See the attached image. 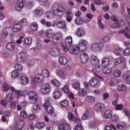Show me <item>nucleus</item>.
I'll list each match as a JSON object with an SVG mask.
<instances>
[{
    "label": "nucleus",
    "mask_w": 130,
    "mask_h": 130,
    "mask_svg": "<svg viewBox=\"0 0 130 130\" xmlns=\"http://www.w3.org/2000/svg\"><path fill=\"white\" fill-rule=\"evenodd\" d=\"M88 41L85 39H81L79 42L77 46H71L70 48L68 49L64 47V49L65 50H69L70 53L71 54H74L76 55L79 54V50L80 51H86L87 50V46H88Z\"/></svg>",
    "instance_id": "f257e3e1"
},
{
    "label": "nucleus",
    "mask_w": 130,
    "mask_h": 130,
    "mask_svg": "<svg viewBox=\"0 0 130 130\" xmlns=\"http://www.w3.org/2000/svg\"><path fill=\"white\" fill-rule=\"evenodd\" d=\"M52 12L53 13L50 12L46 13V15L48 19H52L55 16L58 18H61L62 15L66 12V8L62 6L54 4L52 8Z\"/></svg>",
    "instance_id": "f03ea898"
},
{
    "label": "nucleus",
    "mask_w": 130,
    "mask_h": 130,
    "mask_svg": "<svg viewBox=\"0 0 130 130\" xmlns=\"http://www.w3.org/2000/svg\"><path fill=\"white\" fill-rule=\"evenodd\" d=\"M100 60L96 56H92L90 59V63L95 72H101V66L99 63Z\"/></svg>",
    "instance_id": "7ed1b4c3"
},
{
    "label": "nucleus",
    "mask_w": 130,
    "mask_h": 130,
    "mask_svg": "<svg viewBox=\"0 0 130 130\" xmlns=\"http://www.w3.org/2000/svg\"><path fill=\"white\" fill-rule=\"evenodd\" d=\"M43 107L52 117H56V113H54L53 108L50 105V101H49V99H47L45 100Z\"/></svg>",
    "instance_id": "20e7f679"
},
{
    "label": "nucleus",
    "mask_w": 130,
    "mask_h": 130,
    "mask_svg": "<svg viewBox=\"0 0 130 130\" xmlns=\"http://www.w3.org/2000/svg\"><path fill=\"white\" fill-rule=\"evenodd\" d=\"M72 44H73V38H72V37H68L65 40V44L62 45V47L64 51H65V52H67V51H69L70 52V51L69 50H66L64 49V47L66 49H67V48L68 49H70L71 46H75Z\"/></svg>",
    "instance_id": "39448f33"
},
{
    "label": "nucleus",
    "mask_w": 130,
    "mask_h": 130,
    "mask_svg": "<svg viewBox=\"0 0 130 130\" xmlns=\"http://www.w3.org/2000/svg\"><path fill=\"white\" fill-rule=\"evenodd\" d=\"M43 75L39 74L35 76V78L31 81L30 86L31 88H35L37 86V83H41L43 81Z\"/></svg>",
    "instance_id": "423d86ee"
},
{
    "label": "nucleus",
    "mask_w": 130,
    "mask_h": 130,
    "mask_svg": "<svg viewBox=\"0 0 130 130\" xmlns=\"http://www.w3.org/2000/svg\"><path fill=\"white\" fill-rule=\"evenodd\" d=\"M9 89H10L12 92H13V93H15L17 98H19L20 96H23V97H25V96L27 95V90H23L22 92H21V91L20 90H16L13 86L10 87Z\"/></svg>",
    "instance_id": "0eeeda50"
},
{
    "label": "nucleus",
    "mask_w": 130,
    "mask_h": 130,
    "mask_svg": "<svg viewBox=\"0 0 130 130\" xmlns=\"http://www.w3.org/2000/svg\"><path fill=\"white\" fill-rule=\"evenodd\" d=\"M29 99V102L30 103H36L37 100H38V97L36 92L34 91H29L27 93Z\"/></svg>",
    "instance_id": "6e6552de"
},
{
    "label": "nucleus",
    "mask_w": 130,
    "mask_h": 130,
    "mask_svg": "<svg viewBox=\"0 0 130 130\" xmlns=\"http://www.w3.org/2000/svg\"><path fill=\"white\" fill-rule=\"evenodd\" d=\"M25 6V0H18L15 6V9L17 12H21Z\"/></svg>",
    "instance_id": "1a4fd4ad"
},
{
    "label": "nucleus",
    "mask_w": 130,
    "mask_h": 130,
    "mask_svg": "<svg viewBox=\"0 0 130 130\" xmlns=\"http://www.w3.org/2000/svg\"><path fill=\"white\" fill-rule=\"evenodd\" d=\"M50 91V84L49 83H44L42 85L41 92L42 94H48Z\"/></svg>",
    "instance_id": "9d476101"
},
{
    "label": "nucleus",
    "mask_w": 130,
    "mask_h": 130,
    "mask_svg": "<svg viewBox=\"0 0 130 130\" xmlns=\"http://www.w3.org/2000/svg\"><path fill=\"white\" fill-rule=\"evenodd\" d=\"M102 47H103V44L97 43H93L90 45V49L92 51H100Z\"/></svg>",
    "instance_id": "9b49d317"
},
{
    "label": "nucleus",
    "mask_w": 130,
    "mask_h": 130,
    "mask_svg": "<svg viewBox=\"0 0 130 130\" xmlns=\"http://www.w3.org/2000/svg\"><path fill=\"white\" fill-rule=\"evenodd\" d=\"M104 117L105 118H112L113 121H117L119 119L117 116H112L111 111H107L105 113Z\"/></svg>",
    "instance_id": "f8f14e48"
},
{
    "label": "nucleus",
    "mask_w": 130,
    "mask_h": 130,
    "mask_svg": "<svg viewBox=\"0 0 130 130\" xmlns=\"http://www.w3.org/2000/svg\"><path fill=\"white\" fill-rule=\"evenodd\" d=\"M58 130H71V125L67 122L61 123L58 125Z\"/></svg>",
    "instance_id": "ddd939ff"
},
{
    "label": "nucleus",
    "mask_w": 130,
    "mask_h": 130,
    "mask_svg": "<svg viewBox=\"0 0 130 130\" xmlns=\"http://www.w3.org/2000/svg\"><path fill=\"white\" fill-rule=\"evenodd\" d=\"M89 85H91L92 87H97L99 85V81L98 79L96 77L91 78L89 81Z\"/></svg>",
    "instance_id": "4468645a"
},
{
    "label": "nucleus",
    "mask_w": 130,
    "mask_h": 130,
    "mask_svg": "<svg viewBox=\"0 0 130 130\" xmlns=\"http://www.w3.org/2000/svg\"><path fill=\"white\" fill-rule=\"evenodd\" d=\"M62 91L67 94L70 98H74V94L73 93L71 92L70 91V90H69V87L68 85H65L62 88H61Z\"/></svg>",
    "instance_id": "2eb2a0df"
},
{
    "label": "nucleus",
    "mask_w": 130,
    "mask_h": 130,
    "mask_svg": "<svg viewBox=\"0 0 130 130\" xmlns=\"http://www.w3.org/2000/svg\"><path fill=\"white\" fill-rule=\"evenodd\" d=\"M22 120H21L20 122L14 124L13 126L11 127V129L12 130H22V125L23 123Z\"/></svg>",
    "instance_id": "dca6fc26"
},
{
    "label": "nucleus",
    "mask_w": 130,
    "mask_h": 130,
    "mask_svg": "<svg viewBox=\"0 0 130 130\" xmlns=\"http://www.w3.org/2000/svg\"><path fill=\"white\" fill-rule=\"evenodd\" d=\"M29 82H30V80L29 79V77L27 76H22L21 78V83L24 86L25 85H28L29 84Z\"/></svg>",
    "instance_id": "f3484780"
},
{
    "label": "nucleus",
    "mask_w": 130,
    "mask_h": 130,
    "mask_svg": "<svg viewBox=\"0 0 130 130\" xmlns=\"http://www.w3.org/2000/svg\"><path fill=\"white\" fill-rule=\"evenodd\" d=\"M76 35L78 37H83V36H85V30L83 28L79 27L76 30Z\"/></svg>",
    "instance_id": "a211bd4d"
},
{
    "label": "nucleus",
    "mask_w": 130,
    "mask_h": 130,
    "mask_svg": "<svg viewBox=\"0 0 130 130\" xmlns=\"http://www.w3.org/2000/svg\"><path fill=\"white\" fill-rule=\"evenodd\" d=\"M22 24H20V23L18 22V23H17L14 25V26L12 28V29L14 32H18V31L22 30Z\"/></svg>",
    "instance_id": "6ab92c4d"
},
{
    "label": "nucleus",
    "mask_w": 130,
    "mask_h": 130,
    "mask_svg": "<svg viewBox=\"0 0 130 130\" xmlns=\"http://www.w3.org/2000/svg\"><path fill=\"white\" fill-rule=\"evenodd\" d=\"M25 54L24 53H19L17 56V60L19 62H23L25 60Z\"/></svg>",
    "instance_id": "aec40b11"
},
{
    "label": "nucleus",
    "mask_w": 130,
    "mask_h": 130,
    "mask_svg": "<svg viewBox=\"0 0 130 130\" xmlns=\"http://www.w3.org/2000/svg\"><path fill=\"white\" fill-rule=\"evenodd\" d=\"M112 104L115 106V109L117 110H121L123 108V106L122 104H117V100L113 101Z\"/></svg>",
    "instance_id": "412c9836"
},
{
    "label": "nucleus",
    "mask_w": 130,
    "mask_h": 130,
    "mask_svg": "<svg viewBox=\"0 0 130 130\" xmlns=\"http://www.w3.org/2000/svg\"><path fill=\"white\" fill-rule=\"evenodd\" d=\"M129 31L130 30L128 29V27H126L125 29L120 31V33L121 34H124L126 38H127V39H130Z\"/></svg>",
    "instance_id": "4be33fe9"
},
{
    "label": "nucleus",
    "mask_w": 130,
    "mask_h": 130,
    "mask_svg": "<svg viewBox=\"0 0 130 130\" xmlns=\"http://www.w3.org/2000/svg\"><path fill=\"white\" fill-rule=\"evenodd\" d=\"M55 34H56L53 32V31H52V30H47L46 32V35L47 38H48L49 39H50V38H51L52 40L53 39V38L55 36Z\"/></svg>",
    "instance_id": "5701e85b"
},
{
    "label": "nucleus",
    "mask_w": 130,
    "mask_h": 130,
    "mask_svg": "<svg viewBox=\"0 0 130 130\" xmlns=\"http://www.w3.org/2000/svg\"><path fill=\"white\" fill-rule=\"evenodd\" d=\"M102 71L103 74L106 75H110L112 73V69L111 68L104 67L103 69H101V71Z\"/></svg>",
    "instance_id": "b1692460"
},
{
    "label": "nucleus",
    "mask_w": 130,
    "mask_h": 130,
    "mask_svg": "<svg viewBox=\"0 0 130 130\" xmlns=\"http://www.w3.org/2000/svg\"><path fill=\"white\" fill-rule=\"evenodd\" d=\"M88 55L86 53L82 54L80 57L81 62L82 63H86L88 61Z\"/></svg>",
    "instance_id": "393cba45"
},
{
    "label": "nucleus",
    "mask_w": 130,
    "mask_h": 130,
    "mask_svg": "<svg viewBox=\"0 0 130 130\" xmlns=\"http://www.w3.org/2000/svg\"><path fill=\"white\" fill-rule=\"evenodd\" d=\"M104 108V104L101 103L97 104L94 107V109L96 111L100 112L102 109Z\"/></svg>",
    "instance_id": "a878e982"
},
{
    "label": "nucleus",
    "mask_w": 130,
    "mask_h": 130,
    "mask_svg": "<svg viewBox=\"0 0 130 130\" xmlns=\"http://www.w3.org/2000/svg\"><path fill=\"white\" fill-rule=\"evenodd\" d=\"M98 25L101 30H103L105 26L102 24V18L99 16L98 17Z\"/></svg>",
    "instance_id": "bb28decb"
},
{
    "label": "nucleus",
    "mask_w": 130,
    "mask_h": 130,
    "mask_svg": "<svg viewBox=\"0 0 130 130\" xmlns=\"http://www.w3.org/2000/svg\"><path fill=\"white\" fill-rule=\"evenodd\" d=\"M61 39V35L56 34L54 37L52 39V41L54 42V43H57L59 40Z\"/></svg>",
    "instance_id": "cd10ccee"
},
{
    "label": "nucleus",
    "mask_w": 130,
    "mask_h": 130,
    "mask_svg": "<svg viewBox=\"0 0 130 130\" xmlns=\"http://www.w3.org/2000/svg\"><path fill=\"white\" fill-rule=\"evenodd\" d=\"M101 63L104 68H106V67H107L109 64V59L108 58H103L101 61Z\"/></svg>",
    "instance_id": "c85d7f7f"
},
{
    "label": "nucleus",
    "mask_w": 130,
    "mask_h": 130,
    "mask_svg": "<svg viewBox=\"0 0 130 130\" xmlns=\"http://www.w3.org/2000/svg\"><path fill=\"white\" fill-rule=\"evenodd\" d=\"M115 54L117 56H122L123 55V49L121 48L117 49L115 51Z\"/></svg>",
    "instance_id": "c756f323"
},
{
    "label": "nucleus",
    "mask_w": 130,
    "mask_h": 130,
    "mask_svg": "<svg viewBox=\"0 0 130 130\" xmlns=\"http://www.w3.org/2000/svg\"><path fill=\"white\" fill-rule=\"evenodd\" d=\"M56 25L58 27V28H61V29H66V28H67L66 22L63 21H59L56 24Z\"/></svg>",
    "instance_id": "7c9ffc66"
},
{
    "label": "nucleus",
    "mask_w": 130,
    "mask_h": 130,
    "mask_svg": "<svg viewBox=\"0 0 130 130\" xmlns=\"http://www.w3.org/2000/svg\"><path fill=\"white\" fill-rule=\"evenodd\" d=\"M125 127V123L123 122H120L116 124V128L117 129L122 130Z\"/></svg>",
    "instance_id": "2f4dec72"
},
{
    "label": "nucleus",
    "mask_w": 130,
    "mask_h": 130,
    "mask_svg": "<svg viewBox=\"0 0 130 130\" xmlns=\"http://www.w3.org/2000/svg\"><path fill=\"white\" fill-rule=\"evenodd\" d=\"M14 69L15 71H17V72H22L23 71V66L19 63H16L14 66Z\"/></svg>",
    "instance_id": "473e14b6"
},
{
    "label": "nucleus",
    "mask_w": 130,
    "mask_h": 130,
    "mask_svg": "<svg viewBox=\"0 0 130 130\" xmlns=\"http://www.w3.org/2000/svg\"><path fill=\"white\" fill-rule=\"evenodd\" d=\"M66 20L67 22H71L73 20V15H72V12H67Z\"/></svg>",
    "instance_id": "72a5a7b5"
},
{
    "label": "nucleus",
    "mask_w": 130,
    "mask_h": 130,
    "mask_svg": "<svg viewBox=\"0 0 130 130\" xmlns=\"http://www.w3.org/2000/svg\"><path fill=\"white\" fill-rule=\"evenodd\" d=\"M41 75L43 76V78H48L50 77V72L47 70H44L43 71Z\"/></svg>",
    "instance_id": "f704fd0d"
},
{
    "label": "nucleus",
    "mask_w": 130,
    "mask_h": 130,
    "mask_svg": "<svg viewBox=\"0 0 130 130\" xmlns=\"http://www.w3.org/2000/svg\"><path fill=\"white\" fill-rule=\"evenodd\" d=\"M11 76L13 79H16V78H19V77L20 76V73L19 71H17V70H15L12 71L11 73Z\"/></svg>",
    "instance_id": "c9c22d12"
},
{
    "label": "nucleus",
    "mask_w": 130,
    "mask_h": 130,
    "mask_svg": "<svg viewBox=\"0 0 130 130\" xmlns=\"http://www.w3.org/2000/svg\"><path fill=\"white\" fill-rule=\"evenodd\" d=\"M61 96V93L59 90H56L54 92L53 98L54 99H59Z\"/></svg>",
    "instance_id": "e433bc0d"
},
{
    "label": "nucleus",
    "mask_w": 130,
    "mask_h": 130,
    "mask_svg": "<svg viewBox=\"0 0 130 130\" xmlns=\"http://www.w3.org/2000/svg\"><path fill=\"white\" fill-rule=\"evenodd\" d=\"M123 55L124 56H129L130 55V48L127 47L123 49Z\"/></svg>",
    "instance_id": "4c0bfd02"
},
{
    "label": "nucleus",
    "mask_w": 130,
    "mask_h": 130,
    "mask_svg": "<svg viewBox=\"0 0 130 130\" xmlns=\"http://www.w3.org/2000/svg\"><path fill=\"white\" fill-rule=\"evenodd\" d=\"M67 58L63 56H60L59 58V62L60 64H66L67 63Z\"/></svg>",
    "instance_id": "58836bf2"
},
{
    "label": "nucleus",
    "mask_w": 130,
    "mask_h": 130,
    "mask_svg": "<svg viewBox=\"0 0 130 130\" xmlns=\"http://www.w3.org/2000/svg\"><path fill=\"white\" fill-rule=\"evenodd\" d=\"M117 89L120 92H123L126 90V86L123 84H120L118 86Z\"/></svg>",
    "instance_id": "ea45409f"
},
{
    "label": "nucleus",
    "mask_w": 130,
    "mask_h": 130,
    "mask_svg": "<svg viewBox=\"0 0 130 130\" xmlns=\"http://www.w3.org/2000/svg\"><path fill=\"white\" fill-rule=\"evenodd\" d=\"M6 100L8 102H12V100H14V96H13L12 93H8L6 96Z\"/></svg>",
    "instance_id": "a19ab883"
},
{
    "label": "nucleus",
    "mask_w": 130,
    "mask_h": 130,
    "mask_svg": "<svg viewBox=\"0 0 130 130\" xmlns=\"http://www.w3.org/2000/svg\"><path fill=\"white\" fill-rule=\"evenodd\" d=\"M86 17L88 19L87 20H84V22L85 23H89V22H90V20H92V19H93V18H94V15H93L92 14H91L90 13H88L86 14Z\"/></svg>",
    "instance_id": "79ce46f5"
},
{
    "label": "nucleus",
    "mask_w": 130,
    "mask_h": 130,
    "mask_svg": "<svg viewBox=\"0 0 130 130\" xmlns=\"http://www.w3.org/2000/svg\"><path fill=\"white\" fill-rule=\"evenodd\" d=\"M121 75V71L120 70H116L114 71L113 76L115 78H119Z\"/></svg>",
    "instance_id": "37998d69"
},
{
    "label": "nucleus",
    "mask_w": 130,
    "mask_h": 130,
    "mask_svg": "<svg viewBox=\"0 0 130 130\" xmlns=\"http://www.w3.org/2000/svg\"><path fill=\"white\" fill-rule=\"evenodd\" d=\"M51 83L56 87H59L60 85V83L55 79L51 80Z\"/></svg>",
    "instance_id": "c03bdc74"
},
{
    "label": "nucleus",
    "mask_w": 130,
    "mask_h": 130,
    "mask_svg": "<svg viewBox=\"0 0 130 130\" xmlns=\"http://www.w3.org/2000/svg\"><path fill=\"white\" fill-rule=\"evenodd\" d=\"M24 43L26 45H29V44H31L32 43V38H26L24 40Z\"/></svg>",
    "instance_id": "a18cd8bd"
},
{
    "label": "nucleus",
    "mask_w": 130,
    "mask_h": 130,
    "mask_svg": "<svg viewBox=\"0 0 130 130\" xmlns=\"http://www.w3.org/2000/svg\"><path fill=\"white\" fill-rule=\"evenodd\" d=\"M124 60L123 58H116L114 60V64L115 66H117L119 63L123 62Z\"/></svg>",
    "instance_id": "49530a36"
},
{
    "label": "nucleus",
    "mask_w": 130,
    "mask_h": 130,
    "mask_svg": "<svg viewBox=\"0 0 130 130\" xmlns=\"http://www.w3.org/2000/svg\"><path fill=\"white\" fill-rule=\"evenodd\" d=\"M41 23L47 27H50L51 26V23L48 21H46L45 20L43 19L41 20Z\"/></svg>",
    "instance_id": "de8ad7c7"
},
{
    "label": "nucleus",
    "mask_w": 130,
    "mask_h": 130,
    "mask_svg": "<svg viewBox=\"0 0 130 130\" xmlns=\"http://www.w3.org/2000/svg\"><path fill=\"white\" fill-rule=\"evenodd\" d=\"M6 47L9 50H12V49H14V47H15V44L13 43H9L7 44Z\"/></svg>",
    "instance_id": "09e8293b"
},
{
    "label": "nucleus",
    "mask_w": 130,
    "mask_h": 130,
    "mask_svg": "<svg viewBox=\"0 0 130 130\" xmlns=\"http://www.w3.org/2000/svg\"><path fill=\"white\" fill-rule=\"evenodd\" d=\"M45 126V124L44 122H38L36 124V127L39 129H41L43 128V127H44Z\"/></svg>",
    "instance_id": "8fccbe9b"
},
{
    "label": "nucleus",
    "mask_w": 130,
    "mask_h": 130,
    "mask_svg": "<svg viewBox=\"0 0 130 130\" xmlns=\"http://www.w3.org/2000/svg\"><path fill=\"white\" fill-rule=\"evenodd\" d=\"M68 118L69 120H71L72 121H76V119H75V116L72 113H68Z\"/></svg>",
    "instance_id": "3c124183"
},
{
    "label": "nucleus",
    "mask_w": 130,
    "mask_h": 130,
    "mask_svg": "<svg viewBox=\"0 0 130 130\" xmlns=\"http://www.w3.org/2000/svg\"><path fill=\"white\" fill-rule=\"evenodd\" d=\"M32 110L34 112H38L40 110V106L39 104L34 105L32 107Z\"/></svg>",
    "instance_id": "603ef678"
},
{
    "label": "nucleus",
    "mask_w": 130,
    "mask_h": 130,
    "mask_svg": "<svg viewBox=\"0 0 130 130\" xmlns=\"http://www.w3.org/2000/svg\"><path fill=\"white\" fill-rule=\"evenodd\" d=\"M31 29H32L34 31H36L37 29H38V24H37V22H33L31 25Z\"/></svg>",
    "instance_id": "864d4df0"
},
{
    "label": "nucleus",
    "mask_w": 130,
    "mask_h": 130,
    "mask_svg": "<svg viewBox=\"0 0 130 130\" xmlns=\"http://www.w3.org/2000/svg\"><path fill=\"white\" fill-rule=\"evenodd\" d=\"M124 80L127 84L130 85V75H126L124 76Z\"/></svg>",
    "instance_id": "5fc2aeb1"
},
{
    "label": "nucleus",
    "mask_w": 130,
    "mask_h": 130,
    "mask_svg": "<svg viewBox=\"0 0 130 130\" xmlns=\"http://www.w3.org/2000/svg\"><path fill=\"white\" fill-rule=\"evenodd\" d=\"M87 94L86 91H84L83 89H80L79 91L78 95L79 96H85Z\"/></svg>",
    "instance_id": "6e6d98bb"
},
{
    "label": "nucleus",
    "mask_w": 130,
    "mask_h": 130,
    "mask_svg": "<svg viewBox=\"0 0 130 130\" xmlns=\"http://www.w3.org/2000/svg\"><path fill=\"white\" fill-rule=\"evenodd\" d=\"M75 23L77 25L82 24L83 23V19L82 18H81V17L76 18L75 19Z\"/></svg>",
    "instance_id": "4d7b16f0"
},
{
    "label": "nucleus",
    "mask_w": 130,
    "mask_h": 130,
    "mask_svg": "<svg viewBox=\"0 0 130 130\" xmlns=\"http://www.w3.org/2000/svg\"><path fill=\"white\" fill-rule=\"evenodd\" d=\"M73 88L75 89V90H80V83H75L72 85Z\"/></svg>",
    "instance_id": "13d9d810"
},
{
    "label": "nucleus",
    "mask_w": 130,
    "mask_h": 130,
    "mask_svg": "<svg viewBox=\"0 0 130 130\" xmlns=\"http://www.w3.org/2000/svg\"><path fill=\"white\" fill-rule=\"evenodd\" d=\"M69 104V102L67 100H64L61 102V105L62 107H67Z\"/></svg>",
    "instance_id": "bf43d9fd"
},
{
    "label": "nucleus",
    "mask_w": 130,
    "mask_h": 130,
    "mask_svg": "<svg viewBox=\"0 0 130 130\" xmlns=\"http://www.w3.org/2000/svg\"><path fill=\"white\" fill-rule=\"evenodd\" d=\"M27 116L28 115L25 111H22L20 113V117H22V118H27Z\"/></svg>",
    "instance_id": "052dcab7"
},
{
    "label": "nucleus",
    "mask_w": 130,
    "mask_h": 130,
    "mask_svg": "<svg viewBox=\"0 0 130 130\" xmlns=\"http://www.w3.org/2000/svg\"><path fill=\"white\" fill-rule=\"evenodd\" d=\"M9 35L8 32L6 30H4L2 32V37L3 39L7 38V37Z\"/></svg>",
    "instance_id": "680f3d73"
},
{
    "label": "nucleus",
    "mask_w": 130,
    "mask_h": 130,
    "mask_svg": "<svg viewBox=\"0 0 130 130\" xmlns=\"http://www.w3.org/2000/svg\"><path fill=\"white\" fill-rule=\"evenodd\" d=\"M3 88L4 91H5V92H7V91H8L9 89V85H8V84H7V83H5L3 84Z\"/></svg>",
    "instance_id": "e2e57ef3"
},
{
    "label": "nucleus",
    "mask_w": 130,
    "mask_h": 130,
    "mask_svg": "<svg viewBox=\"0 0 130 130\" xmlns=\"http://www.w3.org/2000/svg\"><path fill=\"white\" fill-rule=\"evenodd\" d=\"M36 14L39 16H41L43 14V11L42 9H36L35 11Z\"/></svg>",
    "instance_id": "0e129e2a"
},
{
    "label": "nucleus",
    "mask_w": 130,
    "mask_h": 130,
    "mask_svg": "<svg viewBox=\"0 0 130 130\" xmlns=\"http://www.w3.org/2000/svg\"><path fill=\"white\" fill-rule=\"evenodd\" d=\"M86 100L87 101H89V102H93L94 101V98L91 96H87L86 98Z\"/></svg>",
    "instance_id": "69168bd1"
},
{
    "label": "nucleus",
    "mask_w": 130,
    "mask_h": 130,
    "mask_svg": "<svg viewBox=\"0 0 130 130\" xmlns=\"http://www.w3.org/2000/svg\"><path fill=\"white\" fill-rule=\"evenodd\" d=\"M16 106H17V104L15 102H13L10 104V107L13 110L16 109Z\"/></svg>",
    "instance_id": "338daca9"
},
{
    "label": "nucleus",
    "mask_w": 130,
    "mask_h": 130,
    "mask_svg": "<svg viewBox=\"0 0 130 130\" xmlns=\"http://www.w3.org/2000/svg\"><path fill=\"white\" fill-rule=\"evenodd\" d=\"M83 127H82V125L81 124H78L75 127V130H82Z\"/></svg>",
    "instance_id": "774afa93"
}]
</instances>
